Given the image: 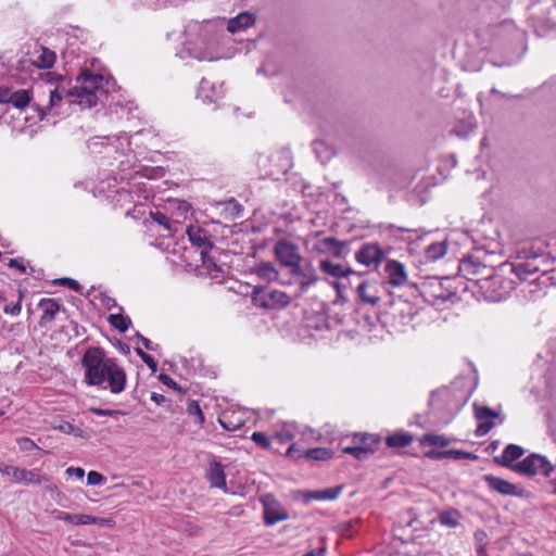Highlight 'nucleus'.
I'll return each instance as SVG.
<instances>
[{
    "label": "nucleus",
    "mask_w": 556,
    "mask_h": 556,
    "mask_svg": "<svg viewBox=\"0 0 556 556\" xmlns=\"http://www.w3.org/2000/svg\"><path fill=\"white\" fill-rule=\"evenodd\" d=\"M84 381L88 386L109 389L118 394L125 390L127 376L116 359L108 357L101 348H89L83 355Z\"/></svg>",
    "instance_id": "f257e3e1"
},
{
    "label": "nucleus",
    "mask_w": 556,
    "mask_h": 556,
    "mask_svg": "<svg viewBox=\"0 0 556 556\" xmlns=\"http://www.w3.org/2000/svg\"><path fill=\"white\" fill-rule=\"evenodd\" d=\"M102 75L92 74L89 71L83 72L77 77V86L65 89L56 86L50 90L49 106H56L63 99L67 98L71 103H77L81 108H92L99 100V93L103 92Z\"/></svg>",
    "instance_id": "f03ea898"
},
{
    "label": "nucleus",
    "mask_w": 556,
    "mask_h": 556,
    "mask_svg": "<svg viewBox=\"0 0 556 556\" xmlns=\"http://www.w3.org/2000/svg\"><path fill=\"white\" fill-rule=\"evenodd\" d=\"M476 285L483 298L490 302H501L505 300L514 289L513 281L496 271L492 275L478 278Z\"/></svg>",
    "instance_id": "7ed1b4c3"
},
{
    "label": "nucleus",
    "mask_w": 556,
    "mask_h": 556,
    "mask_svg": "<svg viewBox=\"0 0 556 556\" xmlns=\"http://www.w3.org/2000/svg\"><path fill=\"white\" fill-rule=\"evenodd\" d=\"M252 303L265 309H277L288 306L290 296L279 290L254 288L252 291Z\"/></svg>",
    "instance_id": "20e7f679"
},
{
    "label": "nucleus",
    "mask_w": 556,
    "mask_h": 556,
    "mask_svg": "<svg viewBox=\"0 0 556 556\" xmlns=\"http://www.w3.org/2000/svg\"><path fill=\"white\" fill-rule=\"evenodd\" d=\"M380 442V438L375 434L356 433L353 437L352 445L343 446L342 452L363 460L378 450Z\"/></svg>",
    "instance_id": "39448f33"
},
{
    "label": "nucleus",
    "mask_w": 556,
    "mask_h": 556,
    "mask_svg": "<svg viewBox=\"0 0 556 556\" xmlns=\"http://www.w3.org/2000/svg\"><path fill=\"white\" fill-rule=\"evenodd\" d=\"M553 470L554 467L549 460L535 453L530 454L515 466V472L527 477H533L536 475L548 477Z\"/></svg>",
    "instance_id": "423d86ee"
},
{
    "label": "nucleus",
    "mask_w": 556,
    "mask_h": 556,
    "mask_svg": "<svg viewBox=\"0 0 556 556\" xmlns=\"http://www.w3.org/2000/svg\"><path fill=\"white\" fill-rule=\"evenodd\" d=\"M274 254L280 265L286 268H291L296 263L303 262L300 248L286 239L277 241L274 248Z\"/></svg>",
    "instance_id": "0eeeda50"
},
{
    "label": "nucleus",
    "mask_w": 556,
    "mask_h": 556,
    "mask_svg": "<svg viewBox=\"0 0 556 556\" xmlns=\"http://www.w3.org/2000/svg\"><path fill=\"white\" fill-rule=\"evenodd\" d=\"M459 270L468 280H476L492 275L495 269L488 266L479 256L469 255L460 262Z\"/></svg>",
    "instance_id": "6e6552de"
},
{
    "label": "nucleus",
    "mask_w": 556,
    "mask_h": 556,
    "mask_svg": "<svg viewBox=\"0 0 556 556\" xmlns=\"http://www.w3.org/2000/svg\"><path fill=\"white\" fill-rule=\"evenodd\" d=\"M536 257L535 254L530 255V251L523 250L518 252L519 261L513 264V271L519 279L526 280L540 270L539 265L535 264Z\"/></svg>",
    "instance_id": "1a4fd4ad"
},
{
    "label": "nucleus",
    "mask_w": 556,
    "mask_h": 556,
    "mask_svg": "<svg viewBox=\"0 0 556 556\" xmlns=\"http://www.w3.org/2000/svg\"><path fill=\"white\" fill-rule=\"evenodd\" d=\"M384 256L382 249L375 243H366L355 253L356 261L367 267L379 266Z\"/></svg>",
    "instance_id": "9d476101"
},
{
    "label": "nucleus",
    "mask_w": 556,
    "mask_h": 556,
    "mask_svg": "<svg viewBox=\"0 0 556 556\" xmlns=\"http://www.w3.org/2000/svg\"><path fill=\"white\" fill-rule=\"evenodd\" d=\"M264 505V522L267 526H274L279 521L287 520L289 518L288 511L274 498L266 496L262 498Z\"/></svg>",
    "instance_id": "9b49d317"
},
{
    "label": "nucleus",
    "mask_w": 556,
    "mask_h": 556,
    "mask_svg": "<svg viewBox=\"0 0 556 556\" xmlns=\"http://www.w3.org/2000/svg\"><path fill=\"white\" fill-rule=\"evenodd\" d=\"M289 269L293 276L300 278L299 285L302 291H306L318 280L316 269L312 263H306L303 265L302 262H299Z\"/></svg>",
    "instance_id": "f8f14e48"
},
{
    "label": "nucleus",
    "mask_w": 556,
    "mask_h": 556,
    "mask_svg": "<svg viewBox=\"0 0 556 556\" xmlns=\"http://www.w3.org/2000/svg\"><path fill=\"white\" fill-rule=\"evenodd\" d=\"M483 480L486 482L489 488L502 495H513V496H523L525 490L519 488L518 485L502 479L500 477H495L492 475H485Z\"/></svg>",
    "instance_id": "ddd939ff"
},
{
    "label": "nucleus",
    "mask_w": 556,
    "mask_h": 556,
    "mask_svg": "<svg viewBox=\"0 0 556 556\" xmlns=\"http://www.w3.org/2000/svg\"><path fill=\"white\" fill-rule=\"evenodd\" d=\"M345 248L346 242L340 241L334 237L320 239L314 244V250L316 252L320 254L331 253L337 258H341L344 256Z\"/></svg>",
    "instance_id": "4468645a"
},
{
    "label": "nucleus",
    "mask_w": 556,
    "mask_h": 556,
    "mask_svg": "<svg viewBox=\"0 0 556 556\" xmlns=\"http://www.w3.org/2000/svg\"><path fill=\"white\" fill-rule=\"evenodd\" d=\"M387 282L393 287H401L407 281L405 267L397 261H389L384 267Z\"/></svg>",
    "instance_id": "2eb2a0df"
},
{
    "label": "nucleus",
    "mask_w": 556,
    "mask_h": 556,
    "mask_svg": "<svg viewBox=\"0 0 556 556\" xmlns=\"http://www.w3.org/2000/svg\"><path fill=\"white\" fill-rule=\"evenodd\" d=\"M525 454L523 447L516 444H508L502 455L495 456L494 462L505 468H509L515 471V466L517 463L515 460L519 459Z\"/></svg>",
    "instance_id": "dca6fc26"
},
{
    "label": "nucleus",
    "mask_w": 556,
    "mask_h": 556,
    "mask_svg": "<svg viewBox=\"0 0 556 556\" xmlns=\"http://www.w3.org/2000/svg\"><path fill=\"white\" fill-rule=\"evenodd\" d=\"M356 293L359 301L364 304L375 306L380 302L378 285L376 282L362 281L356 288Z\"/></svg>",
    "instance_id": "f3484780"
},
{
    "label": "nucleus",
    "mask_w": 556,
    "mask_h": 556,
    "mask_svg": "<svg viewBox=\"0 0 556 556\" xmlns=\"http://www.w3.org/2000/svg\"><path fill=\"white\" fill-rule=\"evenodd\" d=\"M186 233L192 245L198 247L202 250H212L214 244L207 236V231L201 227L189 226L186 229Z\"/></svg>",
    "instance_id": "a211bd4d"
},
{
    "label": "nucleus",
    "mask_w": 556,
    "mask_h": 556,
    "mask_svg": "<svg viewBox=\"0 0 556 556\" xmlns=\"http://www.w3.org/2000/svg\"><path fill=\"white\" fill-rule=\"evenodd\" d=\"M342 492V486L338 485L334 488H328L324 490H314V491H304L303 500L304 502L309 501H333L336 500Z\"/></svg>",
    "instance_id": "6ab92c4d"
},
{
    "label": "nucleus",
    "mask_w": 556,
    "mask_h": 556,
    "mask_svg": "<svg viewBox=\"0 0 556 556\" xmlns=\"http://www.w3.org/2000/svg\"><path fill=\"white\" fill-rule=\"evenodd\" d=\"M13 478L17 482L25 484H41L49 481L46 476L38 473L36 470H27L18 467L14 468Z\"/></svg>",
    "instance_id": "aec40b11"
},
{
    "label": "nucleus",
    "mask_w": 556,
    "mask_h": 556,
    "mask_svg": "<svg viewBox=\"0 0 556 556\" xmlns=\"http://www.w3.org/2000/svg\"><path fill=\"white\" fill-rule=\"evenodd\" d=\"M38 307L42 311L41 323H50L55 319L56 314L61 311L62 306L55 299H41Z\"/></svg>",
    "instance_id": "412c9836"
},
{
    "label": "nucleus",
    "mask_w": 556,
    "mask_h": 556,
    "mask_svg": "<svg viewBox=\"0 0 556 556\" xmlns=\"http://www.w3.org/2000/svg\"><path fill=\"white\" fill-rule=\"evenodd\" d=\"M206 478L213 488L226 489V476L220 463L213 462L210 464Z\"/></svg>",
    "instance_id": "4be33fe9"
},
{
    "label": "nucleus",
    "mask_w": 556,
    "mask_h": 556,
    "mask_svg": "<svg viewBox=\"0 0 556 556\" xmlns=\"http://www.w3.org/2000/svg\"><path fill=\"white\" fill-rule=\"evenodd\" d=\"M39 52L36 59L31 60V64L37 68H51L56 60L55 52L40 46L35 53Z\"/></svg>",
    "instance_id": "5701e85b"
},
{
    "label": "nucleus",
    "mask_w": 556,
    "mask_h": 556,
    "mask_svg": "<svg viewBox=\"0 0 556 556\" xmlns=\"http://www.w3.org/2000/svg\"><path fill=\"white\" fill-rule=\"evenodd\" d=\"M254 22L255 18L251 13L243 12L228 22L227 29L229 33L235 34L252 26Z\"/></svg>",
    "instance_id": "b1692460"
},
{
    "label": "nucleus",
    "mask_w": 556,
    "mask_h": 556,
    "mask_svg": "<svg viewBox=\"0 0 556 556\" xmlns=\"http://www.w3.org/2000/svg\"><path fill=\"white\" fill-rule=\"evenodd\" d=\"M319 267L323 273L334 278L349 277L351 274L355 273L351 268L345 269L341 264H336L327 260L321 261Z\"/></svg>",
    "instance_id": "393cba45"
},
{
    "label": "nucleus",
    "mask_w": 556,
    "mask_h": 556,
    "mask_svg": "<svg viewBox=\"0 0 556 556\" xmlns=\"http://www.w3.org/2000/svg\"><path fill=\"white\" fill-rule=\"evenodd\" d=\"M414 441V437L408 432H395L386 439V443L389 447L400 448L410 445Z\"/></svg>",
    "instance_id": "a878e982"
},
{
    "label": "nucleus",
    "mask_w": 556,
    "mask_h": 556,
    "mask_svg": "<svg viewBox=\"0 0 556 556\" xmlns=\"http://www.w3.org/2000/svg\"><path fill=\"white\" fill-rule=\"evenodd\" d=\"M460 519L462 514L455 508L445 509L439 515L440 523L452 529H455L459 526Z\"/></svg>",
    "instance_id": "bb28decb"
},
{
    "label": "nucleus",
    "mask_w": 556,
    "mask_h": 556,
    "mask_svg": "<svg viewBox=\"0 0 556 556\" xmlns=\"http://www.w3.org/2000/svg\"><path fill=\"white\" fill-rule=\"evenodd\" d=\"M150 217L153 222L157 223L160 226H162L165 230L170 232H177L181 224L177 220L170 222L169 218L162 212H151Z\"/></svg>",
    "instance_id": "cd10ccee"
},
{
    "label": "nucleus",
    "mask_w": 556,
    "mask_h": 556,
    "mask_svg": "<svg viewBox=\"0 0 556 556\" xmlns=\"http://www.w3.org/2000/svg\"><path fill=\"white\" fill-rule=\"evenodd\" d=\"M255 270L260 278L267 281H275L279 277V273L271 262L260 263Z\"/></svg>",
    "instance_id": "c85d7f7f"
},
{
    "label": "nucleus",
    "mask_w": 556,
    "mask_h": 556,
    "mask_svg": "<svg viewBox=\"0 0 556 556\" xmlns=\"http://www.w3.org/2000/svg\"><path fill=\"white\" fill-rule=\"evenodd\" d=\"M304 457L313 460H327L333 455V452L326 447H314L304 451Z\"/></svg>",
    "instance_id": "c756f323"
},
{
    "label": "nucleus",
    "mask_w": 556,
    "mask_h": 556,
    "mask_svg": "<svg viewBox=\"0 0 556 556\" xmlns=\"http://www.w3.org/2000/svg\"><path fill=\"white\" fill-rule=\"evenodd\" d=\"M109 323L111 324L112 327H114L119 332H126L131 325L130 318L121 313L110 315Z\"/></svg>",
    "instance_id": "7c9ffc66"
},
{
    "label": "nucleus",
    "mask_w": 556,
    "mask_h": 556,
    "mask_svg": "<svg viewBox=\"0 0 556 556\" xmlns=\"http://www.w3.org/2000/svg\"><path fill=\"white\" fill-rule=\"evenodd\" d=\"M421 445L427 446H440L445 447L450 445L451 441L448 438L439 434H425L420 440Z\"/></svg>",
    "instance_id": "2f4dec72"
},
{
    "label": "nucleus",
    "mask_w": 556,
    "mask_h": 556,
    "mask_svg": "<svg viewBox=\"0 0 556 556\" xmlns=\"http://www.w3.org/2000/svg\"><path fill=\"white\" fill-rule=\"evenodd\" d=\"M30 102V96L27 90L21 89L17 91H11L10 103L13 104L17 109H23L28 105Z\"/></svg>",
    "instance_id": "473e14b6"
},
{
    "label": "nucleus",
    "mask_w": 556,
    "mask_h": 556,
    "mask_svg": "<svg viewBox=\"0 0 556 556\" xmlns=\"http://www.w3.org/2000/svg\"><path fill=\"white\" fill-rule=\"evenodd\" d=\"M446 253V245L444 242H435L427 247L426 256L428 260L435 261L444 256Z\"/></svg>",
    "instance_id": "72a5a7b5"
},
{
    "label": "nucleus",
    "mask_w": 556,
    "mask_h": 556,
    "mask_svg": "<svg viewBox=\"0 0 556 556\" xmlns=\"http://www.w3.org/2000/svg\"><path fill=\"white\" fill-rule=\"evenodd\" d=\"M187 413L190 415V416H194L195 417V420L197 422L202 426L205 421V418H204V415L202 413V409L199 405V403L197 401H189L188 405H187Z\"/></svg>",
    "instance_id": "f704fd0d"
},
{
    "label": "nucleus",
    "mask_w": 556,
    "mask_h": 556,
    "mask_svg": "<svg viewBox=\"0 0 556 556\" xmlns=\"http://www.w3.org/2000/svg\"><path fill=\"white\" fill-rule=\"evenodd\" d=\"M475 415L478 420L496 418L498 414L488 406H475Z\"/></svg>",
    "instance_id": "c9c22d12"
},
{
    "label": "nucleus",
    "mask_w": 556,
    "mask_h": 556,
    "mask_svg": "<svg viewBox=\"0 0 556 556\" xmlns=\"http://www.w3.org/2000/svg\"><path fill=\"white\" fill-rule=\"evenodd\" d=\"M23 298H24V292L20 289L18 290V299H17L16 303H14V304H7L3 307V312L5 314L12 315V316H18L21 314V311H22Z\"/></svg>",
    "instance_id": "e433bc0d"
},
{
    "label": "nucleus",
    "mask_w": 556,
    "mask_h": 556,
    "mask_svg": "<svg viewBox=\"0 0 556 556\" xmlns=\"http://www.w3.org/2000/svg\"><path fill=\"white\" fill-rule=\"evenodd\" d=\"M475 541L478 543V555L484 556L485 554V541H486V532L484 530L478 529L473 533Z\"/></svg>",
    "instance_id": "4c0bfd02"
},
{
    "label": "nucleus",
    "mask_w": 556,
    "mask_h": 556,
    "mask_svg": "<svg viewBox=\"0 0 556 556\" xmlns=\"http://www.w3.org/2000/svg\"><path fill=\"white\" fill-rule=\"evenodd\" d=\"M444 454H446V457H452L454 459H472V460H475L478 458L477 455L466 452V451H460V450L444 451Z\"/></svg>",
    "instance_id": "58836bf2"
},
{
    "label": "nucleus",
    "mask_w": 556,
    "mask_h": 556,
    "mask_svg": "<svg viewBox=\"0 0 556 556\" xmlns=\"http://www.w3.org/2000/svg\"><path fill=\"white\" fill-rule=\"evenodd\" d=\"M251 440L262 448L267 450L270 447V439L264 432H253Z\"/></svg>",
    "instance_id": "ea45409f"
},
{
    "label": "nucleus",
    "mask_w": 556,
    "mask_h": 556,
    "mask_svg": "<svg viewBox=\"0 0 556 556\" xmlns=\"http://www.w3.org/2000/svg\"><path fill=\"white\" fill-rule=\"evenodd\" d=\"M135 351L141 361L152 370V372L157 370V363L151 355L142 351L140 348H137Z\"/></svg>",
    "instance_id": "a19ab883"
},
{
    "label": "nucleus",
    "mask_w": 556,
    "mask_h": 556,
    "mask_svg": "<svg viewBox=\"0 0 556 556\" xmlns=\"http://www.w3.org/2000/svg\"><path fill=\"white\" fill-rule=\"evenodd\" d=\"M101 521L99 518L86 515V514H74L73 525H90L98 523Z\"/></svg>",
    "instance_id": "79ce46f5"
},
{
    "label": "nucleus",
    "mask_w": 556,
    "mask_h": 556,
    "mask_svg": "<svg viewBox=\"0 0 556 556\" xmlns=\"http://www.w3.org/2000/svg\"><path fill=\"white\" fill-rule=\"evenodd\" d=\"M16 443L18 444L20 448L25 452H30L33 450H39V447L35 444V442L26 437L17 438Z\"/></svg>",
    "instance_id": "37998d69"
},
{
    "label": "nucleus",
    "mask_w": 556,
    "mask_h": 556,
    "mask_svg": "<svg viewBox=\"0 0 556 556\" xmlns=\"http://www.w3.org/2000/svg\"><path fill=\"white\" fill-rule=\"evenodd\" d=\"M90 412L97 416H110V417H114V418H116L119 415H125V413L122 410L103 409V408H97V407H91Z\"/></svg>",
    "instance_id": "c03bdc74"
},
{
    "label": "nucleus",
    "mask_w": 556,
    "mask_h": 556,
    "mask_svg": "<svg viewBox=\"0 0 556 556\" xmlns=\"http://www.w3.org/2000/svg\"><path fill=\"white\" fill-rule=\"evenodd\" d=\"M56 282L76 292H79L81 290L79 282L72 278H60L59 280H56Z\"/></svg>",
    "instance_id": "a18cd8bd"
},
{
    "label": "nucleus",
    "mask_w": 556,
    "mask_h": 556,
    "mask_svg": "<svg viewBox=\"0 0 556 556\" xmlns=\"http://www.w3.org/2000/svg\"><path fill=\"white\" fill-rule=\"evenodd\" d=\"M105 481V478L98 471H89L87 475V483L89 485H100Z\"/></svg>",
    "instance_id": "49530a36"
},
{
    "label": "nucleus",
    "mask_w": 556,
    "mask_h": 556,
    "mask_svg": "<svg viewBox=\"0 0 556 556\" xmlns=\"http://www.w3.org/2000/svg\"><path fill=\"white\" fill-rule=\"evenodd\" d=\"M493 427H494V424L492 421L481 422L478 425L475 433L477 437H483L486 433H489Z\"/></svg>",
    "instance_id": "de8ad7c7"
},
{
    "label": "nucleus",
    "mask_w": 556,
    "mask_h": 556,
    "mask_svg": "<svg viewBox=\"0 0 556 556\" xmlns=\"http://www.w3.org/2000/svg\"><path fill=\"white\" fill-rule=\"evenodd\" d=\"M210 251L211 250H201V260H202V264L206 267V268H211V267H214L216 268V264L213 260V257H211L210 255Z\"/></svg>",
    "instance_id": "09e8293b"
},
{
    "label": "nucleus",
    "mask_w": 556,
    "mask_h": 556,
    "mask_svg": "<svg viewBox=\"0 0 556 556\" xmlns=\"http://www.w3.org/2000/svg\"><path fill=\"white\" fill-rule=\"evenodd\" d=\"M303 453H304V451H301L300 448H298L296 444H291L288 447L286 455L290 458L298 459V458L304 457Z\"/></svg>",
    "instance_id": "8fccbe9b"
},
{
    "label": "nucleus",
    "mask_w": 556,
    "mask_h": 556,
    "mask_svg": "<svg viewBox=\"0 0 556 556\" xmlns=\"http://www.w3.org/2000/svg\"><path fill=\"white\" fill-rule=\"evenodd\" d=\"M228 205L231 207V214L235 218H238L242 215L243 206L238 201L232 199L228 202Z\"/></svg>",
    "instance_id": "3c124183"
},
{
    "label": "nucleus",
    "mask_w": 556,
    "mask_h": 556,
    "mask_svg": "<svg viewBox=\"0 0 556 556\" xmlns=\"http://www.w3.org/2000/svg\"><path fill=\"white\" fill-rule=\"evenodd\" d=\"M52 514H53L54 518L58 520H63L65 522L73 523L74 514H68V513L62 511V510H54Z\"/></svg>",
    "instance_id": "603ef678"
},
{
    "label": "nucleus",
    "mask_w": 556,
    "mask_h": 556,
    "mask_svg": "<svg viewBox=\"0 0 556 556\" xmlns=\"http://www.w3.org/2000/svg\"><path fill=\"white\" fill-rule=\"evenodd\" d=\"M159 379H160V381H161L163 384H165V386H167V387H169V388H172V389H175V390H180V388L178 387L177 382H176V381H174V380H173L168 375H166V374H161V375L159 376Z\"/></svg>",
    "instance_id": "864d4df0"
},
{
    "label": "nucleus",
    "mask_w": 556,
    "mask_h": 556,
    "mask_svg": "<svg viewBox=\"0 0 556 556\" xmlns=\"http://www.w3.org/2000/svg\"><path fill=\"white\" fill-rule=\"evenodd\" d=\"M136 337L138 338V340L143 344V346L149 350V351H155L156 350V346L155 344L152 343V341L146 337H143L142 334L140 333H137Z\"/></svg>",
    "instance_id": "5fc2aeb1"
},
{
    "label": "nucleus",
    "mask_w": 556,
    "mask_h": 556,
    "mask_svg": "<svg viewBox=\"0 0 556 556\" xmlns=\"http://www.w3.org/2000/svg\"><path fill=\"white\" fill-rule=\"evenodd\" d=\"M11 89L8 87L0 88V104L10 103Z\"/></svg>",
    "instance_id": "6e6d98bb"
},
{
    "label": "nucleus",
    "mask_w": 556,
    "mask_h": 556,
    "mask_svg": "<svg viewBox=\"0 0 556 556\" xmlns=\"http://www.w3.org/2000/svg\"><path fill=\"white\" fill-rule=\"evenodd\" d=\"M66 473L72 477V476H75L77 477L78 479H83L84 476H85V470L83 468H79V467H68L66 469Z\"/></svg>",
    "instance_id": "4d7b16f0"
},
{
    "label": "nucleus",
    "mask_w": 556,
    "mask_h": 556,
    "mask_svg": "<svg viewBox=\"0 0 556 556\" xmlns=\"http://www.w3.org/2000/svg\"><path fill=\"white\" fill-rule=\"evenodd\" d=\"M59 429L65 433H75V434H77V432L81 431L79 428L75 427L74 425H72L70 422H65L64 425H61Z\"/></svg>",
    "instance_id": "13d9d810"
},
{
    "label": "nucleus",
    "mask_w": 556,
    "mask_h": 556,
    "mask_svg": "<svg viewBox=\"0 0 556 556\" xmlns=\"http://www.w3.org/2000/svg\"><path fill=\"white\" fill-rule=\"evenodd\" d=\"M428 458L430 459H442V458H446V454H444V451H435V450H431V451H428L426 452L425 454Z\"/></svg>",
    "instance_id": "bf43d9fd"
},
{
    "label": "nucleus",
    "mask_w": 556,
    "mask_h": 556,
    "mask_svg": "<svg viewBox=\"0 0 556 556\" xmlns=\"http://www.w3.org/2000/svg\"><path fill=\"white\" fill-rule=\"evenodd\" d=\"M225 418H226V417H225V416H223V417H220V418L218 419V422L220 424V426H222L225 430H227V431H233V430H236V429L240 426L239 424H238V425H232L231 422H227Z\"/></svg>",
    "instance_id": "052dcab7"
},
{
    "label": "nucleus",
    "mask_w": 556,
    "mask_h": 556,
    "mask_svg": "<svg viewBox=\"0 0 556 556\" xmlns=\"http://www.w3.org/2000/svg\"><path fill=\"white\" fill-rule=\"evenodd\" d=\"M151 400L157 405H164L166 402H168V400L164 395L155 392L151 394Z\"/></svg>",
    "instance_id": "680f3d73"
},
{
    "label": "nucleus",
    "mask_w": 556,
    "mask_h": 556,
    "mask_svg": "<svg viewBox=\"0 0 556 556\" xmlns=\"http://www.w3.org/2000/svg\"><path fill=\"white\" fill-rule=\"evenodd\" d=\"M8 266L11 268H17L22 273L26 271V268L23 264H21L16 258H11L8 263Z\"/></svg>",
    "instance_id": "e2e57ef3"
},
{
    "label": "nucleus",
    "mask_w": 556,
    "mask_h": 556,
    "mask_svg": "<svg viewBox=\"0 0 556 556\" xmlns=\"http://www.w3.org/2000/svg\"><path fill=\"white\" fill-rule=\"evenodd\" d=\"M14 468H15L14 466H9V465H5L4 463H0V472H2L4 475L13 477Z\"/></svg>",
    "instance_id": "0e129e2a"
},
{
    "label": "nucleus",
    "mask_w": 556,
    "mask_h": 556,
    "mask_svg": "<svg viewBox=\"0 0 556 556\" xmlns=\"http://www.w3.org/2000/svg\"><path fill=\"white\" fill-rule=\"evenodd\" d=\"M326 551H327L326 547L323 546V547L318 548L317 551H315V549L309 551L306 554H304L303 556H325Z\"/></svg>",
    "instance_id": "69168bd1"
},
{
    "label": "nucleus",
    "mask_w": 556,
    "mask_h": 556,
    "mask_svg": "<svg viewBox=\"0 0 556 556\" xmlns=\"http://www.w3.org/2000/svg\"><path fill=\"white\" fill-rule=\"evenodd\" d=\"M277 439L281 442V443H285V442H288L292 439V435L289 433V432H278L277 433Z\"/></svg>",
    "instance_id": "338daca9"
},
{
    "label": "nucleus",
    "mask_w": 556,
    "mask_h": 556,
    "mask_svg": "<svg viewBox=\"0 0 556 556\" xmlns=\"http://www.w3.org/2000/svg\"><path fill=\"white\" fill-rule=\"evenodd\" d=\"M45 76L47 77L48 83H52L53 80H56V77L52 73H47ZM58 79L63 80V78L61 76L58 77Z\"/></svg>",
    "instance_id": "774afa93"
}]
</instances>
